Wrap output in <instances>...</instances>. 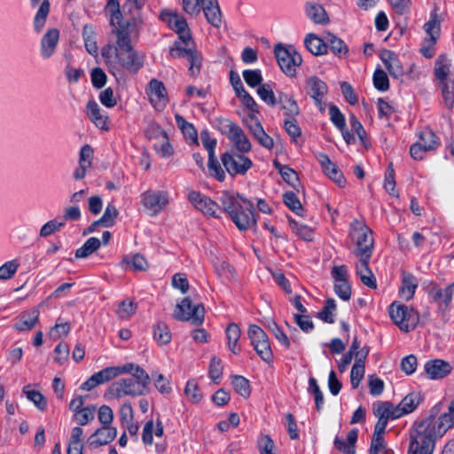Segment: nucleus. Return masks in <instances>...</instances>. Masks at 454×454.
I'll list each match as a JSON object with an SVG mask.
<instances>
[{
  "label": "nucleus",
  "instance_id": "obj_27",
  "mask_svg": "<svg viewBox=\"0 0 454 454\" xmlns=\"http://www.w3.org/2000/svg\"><path fill=\"white\" fill-rule=\"evenodd\" d=\"M86 109L88 118L95 124L96 127L103 130L109 129V126L107 124L108 117L101 114V109L94 99L88 101Z\"/></svg>",
  "mask_w": 454,
  "mask_h": 454
},
{
  "label": "nucleus",
  "instance_id": "obj_61",
  "mask_svg": "<svg viewBox=\"0 0 454 454\" xmlns=\"http://www.w3.org/2000/svg\"><path fill=\"white\" fill-rule=\"evenodd\" d=\"M253 348L262 360L268 364L273 362L274 356L270 347V339L258 343V346H253Z\"/></svg>",
  "mask_w": 454,
  "mask_h": 454
},
{
  "label": "nucleus",
  "instance_id": "obj_64",
  "mask_svg": "<svg viewBox=\"0 0 454 454\" xmlns=\"http://www.w3.org/2000/svg\"><path fill=\"white\" fill-rule=\"evenodd\" d=\"M284 129L294 142H297V138L301 136V129L295 117H287L284 121Z\"/></svg>",
  "mask_w": 454,
  "mask_h": 454
},
{
  "label": "nucleus",
  "instance_id": "obj_13",
  "mask_svg": "<svg viewBox=\"0 0 454 454\" xmlns=\"http://www.w3.org/2000/svg\"><path fill=\"white\" fill-rule=\"evenodd\" d=\"M189 201L206 216L212 218H220L218 210L220 209L219 204L213 200L211 198L202 194L197 191H192L188 194Z\"/></svg>",
  "mask_w": 454,
  "mask_h": 454
},
{
  "label": "nucleus",
  "instance_id": "obj_19",
  "mask_svg": "<svg viewBox=\"0 0 454 454\" xmlns=\"http://www.w3.org/2000/svg\"><path fill=\"white\" fill-rule=\"evenodd\" d=\"M59 41V30L49 28L40 42V53L43 59H50L55 52Z\"/></svg>",
  "mask_w": 454,
  "mask_h": 454
},
{
  "label": "nucleus",
  "instance_id": "obj_3",
  "mask_svg": "<svg viewBox=\"0 0 454 454\" xmlns=\"http://www.w3.org/2000/svg\"><path fill=\"white\" fill-rule=\"evenodd\" d=\"M453 426L454 402H451L448 412L442 414L437 420H435L434 416L431 415L421 421L415 422L411 431L421 439L424 436H428L430 442H433L434 449L436 440L441 438Z\"/></svg>",
  "mask_w": 454,
  "mask_h": 454
},
{
  "label": "nucleus",
  "instance_id": "obj_30",
  "mask_svg": "<svg viewBox=\"0 0 454 454\" xmlns=\"http://www.w3.org/2000/svg\"><path fill=\"white\" fill-rule=\"evenodd\" d=\"M132 363L126 364L122 366H109L102 369L101 371L96 372V376L100 384L108 382L114 378L124 372H131L133 370Z\"/></svg>",
  "mask_w": 454,
  "mask_h": 454
},
{
  "label": "nucleus",
  "instance_id": "obj_41",
  "mask_svg": "<svg viewBox=\"0 0 454 454\" xmlns=\"http://www.w3.org/2000/svg\"><path fill=\"white\" fill-rule=\"evenodd\" d=\"M349 124L351 130L357 135L361 144L365 148H368L371 145V143L368 138L367 133L362 123L359 121V120L356 117L354 114H351L349 115Z\"/></svg>",
  "mask_w": 454,
  "mask_h": 454
},
{
  "label": "nucleus",
  "instance_id": "obj_35",
  "mask_svg": "<svg viewBox=\"0 0 454 454\" xmlns=\"http://www.w3.org/2000/svg\"><path fill=\"white\" fill-rule=\"evenodd\" d=\"M437 11L438 8L435 6L430 12L429 20L424 25L425 31L429 35V41L432 44L436 43L441 32V19Z\"/></svg>",
  "mask_w": 454,
  "mask_h": 454
},
{
  "label": "nucleus",
  "instance_id": "obj_1",
  "mask_svg": "<svg viewBox=\"0 0 454 454\" xmlns=\"http://www.w3.org/2000/svg\"><path fill=\"white\" fill-rule=\"evenodd\" d=\"M116 38V45L107 43L101 49V56L114 76L121 74L123 69L137 74L144 67V57L139 55L131 43V38H127L120 32Z\"/></svg>",
  "mask_w": 454,
  "mask_h": 454
},
{
  "label": "nucleus",
  "instance_id": "obj_20",
  "mask_svg": "<svg viewBox=\"0 0 454 454\" xmlns=\"http://www.w3.org/2000/svg\"><path fill=\"white\" fill-rule=\"evenodd\" d=\"M117 436V429L114 427H101L98 428L89 438L88 443L91 448H98L113 442Z\"/></svg>",
  "mask_w": 454,
  "mask_h": 454
},
{
  "label": "nucleus",
  "instance_id": "obj_57",
  "mask_svg": "<svg viewBox=\"0 0 454 454\" xmlns=\"http://www.w3.org/2000/svg\"><path fill=\"white\" fill-rule=\"evenodd\" d=\"M184 394L187 398L193 403H198L201 401L203 395L199 387L198 383L194 380H190L187 381Z\"/></svg>",
  "mask_w": 454,
  "mask_h": 454
},
{
  "label": "nucleus",
  "instance_id": "obj_51",
  "mask_svg": "<svg viewBox=\"0 0 454 454\" xmlns=\"http://www.w3.org/2000/svg\"><path fill=\"white\" fill-rule=\"evenodd\" d=\"M365 372L364 361L357 358L352 366L350 372V383L353 388L358 387Z\"/></svg>",
  "mask_w": 454,
  "mask_h": 454
},
{
  "label": "nucleus",
  "instance_id": "obj_29",
  "mask_svg": "<svg viewBox=\"0 0 454 454\" xmlns=\"http://www.w3.org/2000/svg\"><path fill=\"white\" fill-rule=\"evenodd\" d=\"M380 59L391 76L396 79L403 76L404 71L395 52L386 51L381 54Z\"/></svg>",
  "mask_w": 454,
  "mask_h": 454
},
{
  "label": "nucleus",
  "instance_id": "obj_5",
  "mask_svg": "<svg viewBox=\"0 0 454 454\" xmlns=\"http://www.w3.org/2000/svg\"><path fill=\"white\" fill-rule=\"evenodd\" d=\"M274 53L280 69L290 77L296 74V67L302 63L301 55L294 45L284 46L278 43L274 47Z\"/></svg>",
  "mask_w": 454,
  "mask_h": 454
},
{
  "label": "nucleus",
  "instance_id": "obj_15",
  "mask_svg": "<svg viewBox=\"0 0 454 454\" xmlns=\"http://www.w3.org/2000/svg\"><path fill=\"white\" fill-rule=\"evenodd\" d=\"M141 202L145 207L152 210L156 215L168 205V199L161 192L146 191L141 194Z\"/></svg>",
  "mask_w": 454,
  "mask_h": 454
},
{
  "label": "nucleus",
  "instance_id": "obj_36",
  "mask_svg": "<svg viewBox=\"0 0 454 454\" xmlns=\"http://www.w3.org/2000/svg\"><path fill=\"white\" fill-rule=\"evenodd\" d=\"M325 45L334 55L341 58L348 52V47L346 43L335 35L328 32L325 34Z\"/></svg>",
  "mask_w": 454,
  "mask_h": 454
},
{
  "label": "nucleus",
  "instance_id": "obj_18",
  "mask_svg": "<svg viewBox=\"0 0 454 454\" xmlns=\"http://www.w3.org/2000/svg\"><path fill=\"white\" fill-rule=\"evenodd\" d=\"M319 162L323 168L324 173L333 180L338 186L344 187L347 180L343 176L342 171L338 168V166L333 163L329 156L325 153H321L319 155Z\"/></svg>",
  "mask_w": 454,
  "mask_h": 454
},
{
  "label": "nucleus",
  "instance_id": "obj_23",
  "mask_svg": "<svg viewBox=\"0 0 454 454\" xmlns=\"http://www.w3.org/2000/svg\"><path fill=\"white\" fill-rule=\"evenodd\" d=\"M434 450V443L430 442L428 436H424L421 439L410 431L408 454H433Z\"/></svg>",
  "mask_w": 454,
  "mask_h": 454
},
{
  "label": "nucleus",
  "instance_id": "obj_58",
  "mask_svg": "<svg viewBox=\"0 0 454 454\" xmlns=\"http://www.w3.org/2000/svg\"><path fill=\"white\" fill-rule=\"evenodd\" d=\"M289 225L291 229L302 239L307 241L313 239V231L307 225L301 224L291 218L289 219Z\"/></svg>",
  "mask_w": 454,
  "mask_h": 454
},
{
  "label": "nucleus",
  "instance_id": "obj_11",
  "mask_svg": "<svg viewBox=\"0 0 454 454\" xmlns=\"http://www.w3.org/2000/svg\"><path fill=\"white\" fill-rule=\"evenodd\" d=\"M146 387L134 378L121 379L112 384L109 390L116 397L145 395Z\"/></svg>",
  "mask_w": 454,
  "mask_h": 454
},
{
  "label": "nucleus",
  "instance_id": "obj_14",
  "mask_svg": "<svg viewBox=\"0 0 454 454\" xmlns=\"http://www.w3.org/2000/svg\"><path fill=\"white\" fill-rule=\"evenodd\" d=\"M143 24L144 19L141 10H137L135 8L132 16L126 21L122 19L121 21L117 23L114 28H113L112 33L116 36V38H120V32H121L127 38H131L130 35L132 33L137 35L139 34Z\"/></svg>",
  "mask_w": 454,
  "mask_h": 454
},
{
  "label": "nucleus",
  "instance_id": "obj_7",
  "mask_svg": "<svg viewBox=\"0 0 454 454\" xmlns=\"http://www.w3.org/2000/svg\"><path fill=\"white\" fill-rule=\"evenodd\" d=\"M173 317L178 321H191L192 325L199 326L204 322L205 309L202 304L192 305L190 297H185L177 303Z\"/></svg>",
  "mask_w": 454,
  "mask_h": 454
},
{
  "label": "nucleus",
  "instance_id": "obj_49",
  "mask_svg": "<svg viewBox=\"0 0 454 454\" xmlns=\"http://www.w3.org/2000/svg\"><path fill=\"white\" fill-rule=\"evenodd\" d=\"M231 384L236 393L241 396L247 398L251 395L250 383L247 379L241 375L232 376Z\"/></svg>",
  "mask_w": 454,
  "mask_h": 454
},
{
  "label": "nucleus",
  "instance_id": "obj_10",
  "mask_svg": "<svg viewBox=\"0 0 454 454\" xmlns=\"http://www.w3.org/2000/svg\"><path fill=\"white\" fill-rule=\"evenodd\" d=\"M331 276L334 281L333 291L341 300L348 301L351 298V285L348 282V271L346 265L333 266Z\"/></svg>",
  "mask_w": 454,
  "mask_h": 454
},
{
  "label": "nucleus",
  "instance_id": "obj_24",
  "mask_svg": "<svg viewBox=\"0 0 454 454\" xmlns=\"http://www.w3.org/2000/svg\"><path fill=\"white\" fill-rule=\"evenodd\" d=\"M370 260L371 258H359L358 262L356 264V273L364 286L375 289L377 287V281L369 267Z\"/></svg>",
  "mask_w": 454,
  "mask_h": 454
},
{
  "label": "nucleus",
  "instance_id": "obj_32",
  "mask_svg": "<svg viewBox=\"0 0 454 454\" xmlns=\"http://www.w3.org/2000/svg\"><path fill=\"white\" fill-rule=\"evenodd\" d=\"M305 12L307 17L316 24L326 25L330 21L325 9L319 4L306 3Z\"/></svg>",
  "mask_w": 454,
  "mask_h": 454
},
{
  "label": "nucleus",
  "instance_id": "obj_63",
  "mask_svg": "<svg viewBox=\"0 0 454 454\" xmlns=\"http://www.w3.org/2000/svg\"><path fill=\"white\" fill-rule=\"evenodd\" d=\"M243 78L251 88L261 86L262 82V72L259 69H246L243 71Z\"/></svg>",
  "mask_w": 454,
  "mask_h": 454
},
{
  "label": "nucleus",
  "instance_id": "obj_42",
  "mask_svg": "<svg viewBox=\"0 0 454 454\" xmlns=\"http://www.w3.org/2000/svg\"><path fill=\"white\" fill-rule=\"evenodd\" d=\"M101 242L96 237L88 239L84 244L75 251L76 258H86L100 247Z\"/></svg>",
  "mask_w": 454,
  "mask_h": 454
},
{
  "label": "nucleus",
  "instance_id": "obj_12",
  "mask_svg": "<svg viewBox=\"0 0 454 454\" xmlns=\"http://www.w3.org/2000/svg\"><path fill=\"white\" fill-rule=\"evenodd\" d=\"M453 294L454 283L448 285L445 288H442L435 282L430 283V288L428 289L429 300L432 302L437 303L438 309L442 312L446 311L450 308Z\"/></svg>",
  "mask_w": 454,
  "mask_h": 454
},
{
  "label": "nucleus",
  "instance_id": "obj_6",
  "mask_svg": "<svg viewBox=\"0 0 454 454\" xmlns=\"http://www.w3.org/2000/svg\"><path fill=\"white\" fill-rule=\"evenodd\" d=\"M352 239L356 240L355 254L359 258H371L373 251L374 240L370 228L355 221L351 224Z\"/></svg>",
  "mask_w": 454,
  "mask_h": 454
},
{
  "label": "nucleus",
  "instance_id": "obj_54",
  "mask_svg": "<svg viewBox=\"0 0 454 454\" xmlns=\"http://www.w3.org/2000/svg\"><path fill=\"white\" fill-rule=\"evenodd\" d=\"M118 215L119 211L113 203H109L106 206L103 215L98 220L101 223V226L110 228L114 225Z\"/></svg>",
  "mask_w": 454,
  "mask_h": 454
},
{
  "label": "nucleus",
  "instance_id": "obj_2",
  "mask_svg": "<svg viewBox=\"0 0 454 454\" xmlns=\"http://www.w3.org/2000/svg\"><path fill=\"white\" fill-rule=\"evenodd\" d=\"M218 200L219 210L225 212L240 231L256 228L258 215L251 200L240 195L236 197L229 191L222 192Z\"/></svg>",
  "mask_w": 454,
  "mask_h": 454
},
{
  "label": "nucleus",
  "instance_id": "obj_55",
  "mask_svg": "<svg viewBox=\"0 0 454 454\" xmlns=\"http://www.w3.org/2000/svg\"><path fill=\"white\" fill-rule=\"evenodd\" d=\"M187 59L190 63L189 74L191 76H197L200 72L202 65V56L198 52L195 48H192L191 53H188Z\"/></svg>",
  "mask_w": 454,
  "mask_h": 454
},
{
  "label": "nucleus",
  "instance_id": "obj_60",
  "mask_svg": "<svg viewBox=\"0 0 454 454\" xmlns=\"http://www.w3.org/2000/svg\"><path fill=\"white\" fill-rule=\"evenodd\" d=\"M309 392L314 395L317 411H321L324 405V395L315 378L309 380Z\"/></svg>",
  "mask_w": 454,
  "mask_h": 454
},
{
  "label": "nucleus",
  "instance_id": "obj_52",
  "mask_svg": "<svg viewBox=\"0 0 454 454\" xmlns=\"http://www.w3.org/2000/svg\"><path fill=\"white\" fill-rule=\"evenodd\" d=\"M283 202L285 205L298 215H302L304 208L294 192H286L283 195Z\"/></svg>",
  "mask_w": 454,
  "mask_h": 454
},
{
  "label": "nucleus",
  "instance_id": "obj_26",
  "mask_svg": "<svg viewBox=\"0 0 454 454\" xmlns=\"http://www.w3.org/2000/svg\"><path fill=\"white\" fill-rule=\"evenodd\" d=\"M278 104L284 111V114L287 117H296L300 114V107L293 94L277 91Z\"/></svg>",
  "mask_w": 454,
  "mask_h": 454
},
{
  "label": "nucleus",
  "instance_id": "obj_45",
  "mask_svg": "<svg viewBox=\"0 0 454 454\" xmlns=\"http://www.w3.org/2000/svg\"><path fill=\"white\" fill-rule=\"evenodd\" d=\"M105 12L110 16L109 22L112 27H115L122 20V13L120 9L118 0H107L105 7Z\"/></svg>",
  "mask_w": 454,
  "mask_h": 454
},
{
  "label": "nucleus",
  "instance_id": "obj_62",
  "mask_svg": "<svg viewBox=\"0 0 454 454\" xmlns=\"http://www.w3.org/2000/svg\"><path fill=\"white\" fill-rule=\"evenodd\" d=\"M391 450L387 449L384 436L372 435L369 454H389Z\"/></svg>",
  "mask_w": 454,
  "mask_h": 454
},
{
  "label": "nucleus",
  "instance_id": "obj_17",
  "mask_svg": "<svg viewBox=\"0 0 454 454\" xmlns=\"http://www.w3.org/2000/svg\"><path fill=\"white\" fill-rule=\"evenodd\" d=\"M425 372L430 380H440L447 377L452 371L450 364L442 359L427 361L424 365Z\"/></svg>",
  "mask_w": 454,
  "mask_h": 454
},
{
  "label": "nucleus",
  "instance_id": "obj_16",
  "mask_svg": "<svg viewBox=\"0 0 454 454\" xmlns=\"http://www.w3.org/2000/svg\"><path fill=\"white\" fill-rule=\"evenodd\" d=\"M146 94L150 97V101L154 107L160 105L162 108L167 106L168 93L164 83L158 79L153 78L146 88Z\"/></svg>",
  "mask_w": 454,
  "mask_h": 454
},
{
  "label": "nucleus",
  "instance_id": "obj_25",
  "mask_svg": "<svg viewBox=\"0 0 454 454\" xmlns=\"http://www.w3.org/2000/svg\"><path fill=\"white\" fill-rule=\"evenodd\" d=\"M32 7H35L40 3L39 9L37 10L33 21V27L35 33L39 34L43 29L47 17L50 13V1L49 0H30Z\"/></svg>",
  "mask_w": 454,
  "mask_h": 454
},
{
  "label": "nucleus",
  "instance_id": "obj_28",
  "mask_svg": "<svg viewBox=\"0 0 454 454\" xmlns=\"http://www.w3.org/2000/svg\"><path fill=\"white\" fill-rule=\"evenodd\" d=\"M358 438V429H351L347 435V442L339 436H335L333 445L336 450L344 454H356V443Z\"/></svg>",
  "mask_w": 454,
  "mask_h": 454
},
{
  "label": "nucleus",
  "instance_id": "obj_40",
  "mask_svg": "<svg viewBox=\"0 0 454 454\" xmlns=\"http://www.w3.org/2000/svg\"><path fill=\"white\" fill-rule=\"evenodd\" d=\"M157 133L159 136L162 137V141L160 144H154L153 147L158 155L163 158H167L171 156L174 153V149L169 142L167 132L161 128H157Z\"/></svg>",
  "mask_w": 454,
  "mask_h": 454
},
{
  "label": "nucleus",
  "instance_id": "obj_47",
  "mask_svg": "<svg viewBox=\"0 0 454 454\" xmlns=\"http://www.w3.org/2000/svg\"><path fill=\"white\" fill-rule=\"evenodd\" d=\"M96 406L87 405L82 410H80L73 416V419L80 426H85L95 418Z\"/></svg>",
  "mask_w": 454,
  "mask_h": 454
},
{
  "label": "nucleus",
  "instance_id": "obj_46",
  "mask_svg": "<svg viewBox=\"0 0 454 454\" xmlns=\"http://www.w3.org/2000/svg\"><path fill=\"white\" fill-rule=\"evenodd\" d=\"M444 105L448 109H451L454 106V80L444 82H439Z\"/></svg>",
  "mask_w": 454,
  "mask_h": 454
},
{
  "label": "nucleus",
  "instance_id": "obj_56",
  "mask_svg": "<svg viewBox=\"0 0 454 454\" xmlns=\"http://www.w3.org/2000/svg\"><path fill=\"white\" fill-rule=\"evenodd\" d=\"M257 94L268 106H275L277 105L278 96H275L270 84L264 83L259 86L257 89Z\"/></svg>",
  "mask_w": 454,
  "mask_h": 454
},
{
  "label": "nucleus",
  "instance_id": "obj_21",
  "mask_svg": "<svg viewBox=\"0 0 454 454\" xmlns=\"http://www.w3.org/2000/svg\"><path fill=\"white\" fill-rule=\"evenodd\" d=\"M207 21L215 28H219L223 23V13L217 0H200Z\"/></svg>",
  "mask_w": 454,
  "mask_h": 454
},
{
  "label": "nucleus",
  "instance_id": "obj_31",
  "mask_svg": "<svg viewBox=\"0 0 454 454\" xmlns=\"http://www.w3.org/2000/svg\"><path fill=\"white\" fill-rule=\"evenodd\" d=\"M402 282L399 287V293L405 297L406 301H410L414 297L416 289L418 288L417 278L405 270H402Z\"/></svg>",
  "mask_w": 454,
  "mask_h": 454
},
{
  "label": "nucleus",
  "instance_id": "obj_50",
  "mask_svg": "<svg viewBox=\"0 0 454 454\" xmlns=\"http://www.w3.org/2000/svg\"><path fill=\"white\" fill-rule=\"evenodd\" d=\"M207 168L208 175L211 177H214L218 182H223L225 180V172L216 159L215 154L208 156Z\"/></svg>",
  "mask_w": 454,
  "mask_h": 454
},
{
  "label": "nucleus",
  "instance_id": "obj_22",
  "mask_svg": "<svg viewBox=\"0 0 454 454\" xmlns=\"http://www.w3.org/2000/svg\"><path fill=\"white\" fill-rule=\"evenodd\" d=\"M248 119L251 123L247 126L254 137L264 148L269 150L272 149L274 146L273 138L264 131L263 127L257 117L254 114H249Z\"/></svg>",
  "mask_w": 454,
  "mask_h": 454
},
{
  "label": "nucleus",
  "instance_id": "obj_37",
  "mask_svg": "<svg viewBox=\"0 0 454 454\" xmlns=\"http://www.w3.org/2000/svg\"><path fill=\"white\" fill-rule=\"evenodd\" d=\"M225 334L228 340V348L233 354H239L241 351V348L238 344L241 332L238 325L235 323L229 324L225 330Z\"/></svg>",
  "mask_w": 454,
  "mask_h": 454
},
{
  "label": "nucleus",
  "instance_id": "obj_34",
  "mask_svg": "<svg viewBox=\"0 0 454 454\" xmlns=\"http://www.w3.org/2000/svg\"><path fill=\"white\" fill-rule=\"evenodd\" d=\"M306 49L313 55H324L327 53V45H325V35L320 38L313 33H309L304 39Z\"/></svg>",
  "mask_w": 454,
  "mask_h": 454
},
{
  "label": "nucleus",
  "instance_id": "obj_43",
  "mask_svg": "<svg viewBox=\"0 0 454 454\" xmlns=\"http://www.w3.org/2000/svg\"><path fill=\"white\" fill-rule=\"evenodd\" d=\"M337 306L333 298H327L325 301L324 307L317 313V317L327 324L334 323L333 312L336 310Z\"/></svg>",
  "mask_w": 454,
  "mask_h": 454
},
{
  "label": "nucleus",
  "instance_id": "obj_53",
  "mask_svg": "<svg viewBox=\"0 0 454 454\" xmlns=\"http://www.w3.org/2000/svg\"><path fill=\"white\" fill-rule=\"evenodd\" d=\"M422 401V397L418 392H411L405 395L400 402L404 412L409 414L412 412Z\"/></svg>",
  "mask_w": 454,
  "mask_h": 454
},
{
  "label": "nucleus",
  "instance_id": "obj_4",
  "mask_svg": "<svg viewBox=\"0 0 454 454\" xmlns=\"http://www.w3.org/2000/svg\"><path fill=\"white\" fill-rule=\"evenodd\" d=\"M390 318L398 328L404 333L413 331L419 322V314L413 308L400 303L392 302L388 307Z\"/></svg>",
  "mask_w": 454,
  "mask_h": 454
},
{
  "label": "nucleus",
  "instance_id": "obj_8",
  "mask_svg": "<svg viewBox=\"0 0 454 454\" xmlns=\"http://www.w3.org/2000/svg\"><path fill=\"white\" fill-rule=\"evenodd\" d=\"M218 122L221 125V132L227 135L235 145L238 153H244L251 150V143L239 125L230 119H220Z\"/></svg>",
  "mask_w": 454,
  "mask_h": 454
},
{
  "label": "nucleus",
  "instance_id": "obj_44",
  "mask_svg": "<svg viewBox=\"0 0 454 454\" xmlns=\"http://www.w3.org/2000/svg\"><path fill=\"white\" fill-rule=\"evenodd\" d=\"M22 392L38 410L43 411L47 409V400L41 392L37 390H30L29 386H25L22 389Z\"/></svg>",
  "mask_w": 454,
  "mask_h": 454
},
{
  "label": "nucleus",
  "instance_id": "obj_33",
  "mask_svg": "<svg viewBox=\"0 0 454 454\" xmlns=\"http://www.w3.org/2000/svg\"><path fill=\"white\" fill-rule=\"evenodd\" d=\"M306 90L313 99H316L327 94L328 86L317 76H310L306 80Z\"/></svg>",
  "mask_w": 454,
  "mask_h": 454
},
{
  "label": "nucleus",
  "instance_id": "obj_48",
  "mask_svg": "<svg viewBox=\"0 0 454 454\" xmlns=\"http://www.w3.org/2000/svg\"><path fill=\"white\" fill-rule=\"evenodd\" d=\"M419 143L429 151L435 150L440 145L439 137L431 129H426L420 133Z\"/></svg>",
  "mask_w": 454,
  "mask_h": 454
},
{
  "label": "nucleus",
  "instance_id": "obj_59",
  "mask_svg": "<svg viewBox=\"0 0 454 454\" xmlns=\"http://www.w3.org/2000/svg\"><path fill=\"white\" fill-rule=\"evenodd\" d=\"M247 334L252 346H258V343L269 340L267 333L256 325H249Z\"/></svg>",
  "mask_w": 454,
  "mask_h": 454
},
{
  "label": "nucleus",
  "instance_id": "obj_39",
  "mask_svg": "<svg viewBox=\"0 0 454 454\" xmlns=\"http://www.w3.org/2000/svg\"><path fill=\"white\" fill-rule=\"evenodd\" d=\"M154 340L160 346L168 344L171 341L172 334L165 322L160 321L153 326Z\"/></svg>",
  "mask_w": 454,
  "mask_h": 454
},
{
  "label": "nucleus",
  "instance_id": "obj_9",
  "mask_svg": "<svg viewBox=\"0 0 454 454\" xmlns=\"http://www.w3.org/2000/svg\"><path fill=\"white\" fill-rule=\"evenodd\" d=\"M221 161L231 176H244L253 167V162L248 157L234 150L223 153L221 155Z\"/></svg>",
  "mask_w": 454,
  "mask_h": 454
},
{
  "label": "nucleus",
  "instance_id": "obj_38",
  "mask_svg": "<svg viewBox=\"0 0 454 454\" xmlns=\"http://www.w3.org/2000/svg\"><path fill=\"white\" fill-rule=\"evenodd\" d=\"M82 38L84 41L85 49L92 56H97L98 53V47L96 41V34L92 25L85 24L82 27Z\"/></svg>",
  "mask_w": 454,
  "mask_h": 454
}]
</instances>
